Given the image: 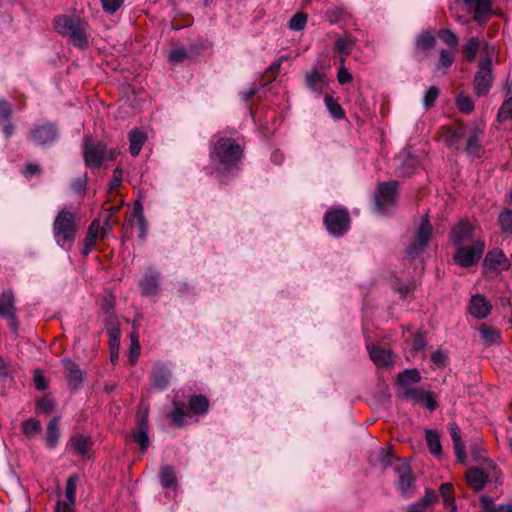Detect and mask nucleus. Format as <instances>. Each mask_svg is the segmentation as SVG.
Segmentation results:
<instances>
[{
	"instance_id": "40",
	"label": "nucleus",
	"mask_w": 512,
	"mask_h": 512,
	"mask_svg": "<svg viewBox=\"0 0 512 512\" xmlns=\"http://www.w3.org/2000/svg\"><path fill=\"white\" fill-rule=\"evenodd\" d=\"M208 408V400L202 395H195L190 399V409L196 414L206 412Z\"/></svg>"
},
{
	"instance_id": "54",
	"label": "nucleus",
	"mask_w": 512,
	"mask_h": 512,
	"mask_svg": "<svg viewBox=\"0 0 512 512\" xmlns=\"http://www.w3.org/2000/svg\"><path fill=\"white\" fill-rule=\"evenodd\" d=\"M344 63H345V58L341 57L340 58L341 66H340V68L338 70V73H337V80L342 85L350 83L353 80V77H352L351 73L344 67Z\"/></svg>"
},
{
	"instance_id": "27",
	"label": "nucleus",
	"mask_w": 512,
	"mask_h": 512,
	"mask_svg": "<svg viewBox=\"0 0 512 512\" xmlns=\"http://www.w3.org/2000/svg\"><path fill=\"white\" fill-rule=\"evenodd\" d=\"M80 18V16L59 15L54 19V28L59 34L67 36L75 25L76 20Z\"/></svg>"
},
{
	"instance_id": "36",
	"label": "nucleus",
	"mask_w": 512,
	"mask_h": 512,
	"mask_svg": "<svg viewBox=\"0 0 512 512\" xmlns=\"http://www.w3.org/2000/svg\"><path fill=\"white\" fill-rule=\"evenodd\" d=\"M41 432V422L36 418H29L22 423V433L32 439Z\"/></svg>"
},
{
	"instance_id": "5",
	"label": "nucleus",
	"mask_w": 512,
	"mask_h": 512,
	"mask_svg": "<svg viewBox=\"0 0 512 512\" xmlns=\"http://www.w3.org/2000/svg\"><path fill=\"white\" fill-rule=\"evenodd\" d=\"M455 247V262L462 267H470L481 258L485 249V243L484 240H477L474 241L473 244H466Z\"/></svg>"
},
{
	"instance_id": "17",
	"label": "nucleus",
	"mask_w": 512,
	"mask_h": 512,
	"mask_svg": "<svg viewBox=\"0 0 512 512\" xmlns=\"http://www.w3.org/2000/svg\"><path fill=\"white\" fill-rule=\"evenodd\" d=\"M62 362L69 387L78 389L85 379V372L71 359H64Z\"/></svg>"
},
{
	"instance_id": "13",
	"label": "nucleus",
	"mask_w": 512,
	"mask_h": 512,
	"mask_svg": "<svg viewBox=\"0 0 512 512\" xmlns=\"http://www.w3.org/2000/svg\"><path fill=\"white\" fill-rule=\"evenodd\" d=\"M0 317L7 319L12 330L17 331V309L15 297L11 291H4L0 294Z\"/></svg>"
},
{
	"instance_id": "31",
	"label": "nucleus",
	"mask_w": 512,
	"mask_h": 512,
	"mask_svg": "<svg viewBox=\"0 0 512 512\" xmlns=\"http://www.w3.org/2000/svg\"><path fill=\"white\" fill-rule=\"evenodd\" d=\"M377 459L380 465L384 468L393 467L395 469L397 465L405 462L404 459L394 456L390 449L385 448L380 449Z\"/></svg>"
},
{
	"instance_id": "39",
	"label": "nucleus",
	"mask_w": 512,
	"mask_h": 512,
	"mask_svg": "<svg viewBox=\"0 0 512 512\" xmlns=\"http://www.w3.org/2000/svg\"><path fill=\"white\" fill-rule=\"evenodd\" d=\"M399 160L402 161V164L399 167L401 173L404 176H410L417 166V160L414 157H410L406 153L401 154L399 156Z\"/></svg>"
},
{
	"instance_id": "50",
	"label": "nucleus",
	"mask_w": 512,
	"mask_h": 512,
	"mask_svg": "<svg viewBox=\"0 0 512 512\" xmlns=\"http://www.w3.org/2000/svg\"><path fill=\"white\" fill-rule=\"evenodd\" d=\"M457 107L460 111L464 113H470L474 108V103L469 96L459 95L456 99Z\"/></svg>"
},
{
	"instance_id": "30",
	"label": "nucleus",
	"mask_w": 512,
	"mask_h": 512,
	"mask_svg": "<svg viewBox=\"0 0 512 512\" xmlns=\"http://www.w3.org/2000/svg\"><path fill=\"white\" fill-rule=\"evenodd\" d=\"M59 417L51 419L46 428V445L55 448L59 440Z\"/></svg>"
},
{
	"instance_id": "34",
	"label": "nucleus",
	"mask_w": 512,
	"mask_h": 512,
	"mask_svg": "<svg viewBox=\"0 0 512 512\" xmlns=\"http://www.w3.org/2000/svg\"><path fill=\"white\" fill-rule=\"evenodd\" d=\"M465 135L466 127L459 126L446 136L445 142L450 148L460 149V142L461 140L465 139Z\"/></svg>"
},
{
	"instance_id": "2",
	"label": "nucleus",
	"mask_w": 512,
	"mask_h": 512,
	"mask_svg": "<svg viewBox=\"0 0 512 512\" xmlns=\"http://www.w3.org/2000/svg\"><path fill=\"white\" fill-rule=\"evenodd\" d=\"M77 232L76 214L62 207L53 223L56 242L62 248L70 249Z\"/></svg>"
},
{
	"instance_id": "15",
	"label": "nucleus",
	"mask_w": 512,
	"mask_h": 512,
	"mask_svg": "<svg viewBox=\"0 0 512 512\" xmlns=\"http://www.w3.org/2000/svg\"><path fill=\"white\" fill-rule=\"evenodd\" d=\"M483 135V129L478 124L466 128L464 151L473 156H479L481 152L480 138Z\"/></svg>"
},
{
	"instance_id": "19",
	"label": "nucleus",
	"mask_w": 512,
	"mask_h": 512,
	"mask_svg": "<svg viewBox=\"0 0 512 512\" xmlns=\"http://www.w3.org/2000/svg\"><path fill=\"white\" fill-rule=\"evenodd\" d=\"M159 274L154 270H149L140 281L142 294L145 296H155L159 291Z\"/></svg>"
},
{
	"instance_id": "48",
	"label": "nucleus",
	"mask_w": 512,
	"mask_h": 512,
	"mask_svg": "<svg viewBox=\"0 0 512 512\" xmlns=\"http://www.w3.org/2000/svg\"><path fill=\"white\" fill-rule=\"evenodd\" d=\"M452 491V485L450 483H443L440 486V494L444 498V503L446 506H449L452 511L456 510V504L454 499L450 496V493Z\"/></svg>"
},
{
	"instance_id": "22",
	"label": "nucleus",
	"mask_w": 512,
	"mask_h": 512,
	"mask_svg": "<svg viewBox=\"0 0 512 512\" xmlns=\"http://www.w3.org/2000/svg\"><path fill=\"white\" fill-rule=\"evenodd\" d=\"M70 446L75 454L84 456L90 451L92 440L89 436L75 434L70 439Z\"/></svg>"
},
{
	"instance_id": "38",
	"label": "nucleus",
	"mask_w": 512,
	"mask_h": 512,
	"mask_svg": "<svg viewBox=\"0 0 512 512\" xmlns=\"http://www.w3.org/2000/svg\"><path fill=\"white\" fill-rule=\"evenodd\" d=\"M325 106L328 109L329 113L332 117L336 119H342L345 116L344 110L342 109L341 105L338 103V101L331 95H326L325 99Z\"/></svg>"
},
{
	"instance_id": "14",
	"label": "nucleus",
	"mask_w": 512,
	"mask_h": 512,
	"mask_svg": "<svg viewBox=\"0 0 512 512\" xmlns=\"http://www.w3.org/2000/svg\"><path fill=\"white\" fill-rule=\"evenodd\" d=\"M395 473L398 475L397 488L403 496L412 493L415 478L412 474L409 464L405 461L395 467Z\"/></svg>"
},
{
	"instance_id": "18",
	"label": "nucleus",
	"mask_w": 512,
	"mask_h": 512,
	"mask_svg": "<svg viewBox=\"0 0 512 512\" xmlns=\"http://www.w3.org/2000/svg\"><path fill=\"white\" fill-rule=\"evenodd\" d=\"M469 312L477 319H484L491 312V304L483 295H474L470 300Z\"/></svg>"
},
{
	"instance_id": "1",
	"label": "nucleus",
	"mask_w": 512,
	"mask_h": 512,
	"mask_svg": "<svg viewBox=\"0 0 512 512\" xmlns=\"http://www.w3.org/2000/svg\"><path fill=\"white\" fill-rule=\"evenodd\" d=\"M215 139L210 159L219 172H228L241 160L242 148L231 138L217 135Z\"/></svg>"
},
{
	"instance_id": "61",
	"label": "nucleus",
	"mask_w": 512,
	"mask_h": 512,
	"mask_svg": "<svg viewBox=\"0 0 512 512\" xmlns=\"http://www.w3.org/2000/svg\"><path fill=\"white\" fill-rule=\"evenodd\" d=\"M185 416L186 413L180 408H176L170 413L171 421L176 426H181L183 424Z\"/></svg>"
},
{
	"instance_id": "7",
	"label": "nucleus",
	"mask_w": 512,
	"mask_h": 512,
	"mask_svg": "<svg viewBox=\"0 0 512 512\" xmlns=\"http://www.w3.org/2000/svg\"><path fill=\"white\" fill-rule=\"evenodd\" d=\"M451 240L454 246L473 244L474 241L483 240L480 230L468 220H461L451 231Z\"/></svg>"
},
{
	"instance_id": "23",
	"label": "nucleus",
	"mask_w": 512,
	"mask_h": 512,
	"mask_svg": "<svg viewBox=\"0 0 512 512\" xmlns=\"http://www.w3.org/2000/svg\"><path fill=\"white\" fill-rule=\"evenodd\" d=\"M128 138H129V143H130L129 151H130L131 155L134 157L138 156L143 145L145 144V142L147 140L146 133L135 128L129 132Z\"/></svg>"
},
{
	"instance_id": "11",
	"label": "nucleus",
	"mask_w": 512,
	"mask_h": 512,
	"mask_svg": "<svg viewBox=\"0 0 512 512\" xmlns=\"http://www.w3.org/2000/svg\"><path fill=\"white\" fill-rule=\"evenodd\" d=\"M148 428V406L142 403L138 411V428L132 432V438L140 445L142 453H145L149 446Z\"/></svg>"
},
{
	"instance_id": "20",
	"label": "nucleus",
	"mask_w": 512,
	"mask_h": 512,
	"mask_svg": "<svg viewBox=\"0 0 512 512\" xmlns=\"http://www.w3.org/2000/svg\"><path fill=\"white\" fill-rule=\"evenodd\" d=\"M484 263L485 266L498 271L506 270L509 267V262L505 254L498 249L490 251L486 255Z\"/></svg>"
},
{
	"instance_id": "29",
	"label": "nucleus",
	"mask_w": 512,
	"mask_h": 512,
	"mask_svg": "<svg viewBox=\"0 0 512 512\" xmlns=\"http://www.w3.org/2000/svg\"><path fill=\"white\" fill-rule=\"evenodd\" d=\"M421 380L420 374L416 369H407L398 376V388L399 391L408 387H412V384L418 383Z\"/></svg>"
},
{
	"instance_id": "4",
	"label": "nucleus",
	"mask_w": 512,
	"mask_h": 512,
	"mask_svg": "<svg viewBox=\"0 0 512 512\" xmlns=\"http://www.w3.org/2000/svg\"><path fill=\"white\" fill-rule=\"evenodd\" d=\"M83 154L86 166L91 169L99 168L106 160H113L116 156L115 151L108 150L104 143L91 139H87Z\"/></svg>"
},
{
	"instance_id": "53",
	"label": "nucleus",
	"mask_w": 512,
	"mask_h": 512,
	"mask_svg": "<svg viewBox=\"0 0 512 512\" xmlns=\"http://www.w3.org/2000/svg\"><path fill=\"white\" fill-rule=\"evenodd\" d=\"M498 119H512V96L508 97L498 111Z\"/></svg>"
},
{
	"instance_id": "33",
	"label": "nucleus",
	"mask_w": 512,
	"mask_h": 512,
	"mask_svg": "<svg viewBox=\"0 0 512 512\" xmlns=\"http://www.w3.org/2000/svg\"><path fill=\"white\" fill-rule=\"evenodd\" d=\"M426 346V341L421 333H416L411 342L410 348L406 353V357L408 360L415 358L420 352L424 351Z\"/></svg>"
},
{
	"instance_id": "6",
	"label": "nucleus",
	"mask_w": 512,
	"mask_h": 512,
	"mask_svg": "<svg viewBox=\"0 0 512 512\" xmlns=\"http://www.w3.org/2000/svg\"><path fill=\"white\" fill-rule=\"evenodd\" d=\"M324 223L331 234L341 236L349 229L350 216L344 208L330 209L325 214Z\"/></svg>"
},
{
	"instance_id": "37",
	"label": "nucleus",
	"mask_w": 512,
	"mask_h": 512,
	"mask_svg": "<svg viewBox=\"0 0 512 512\" xmlns=\"http://www.w3.org/2000/svg\"><path fill=\"white\" fill-rule=\"evenodd\" d=\"M160 483L165 488H175L177 486V479L175 471L171 466H164L160 474Z\"/></svg>"
},
{
	"instance_id": "35",
	"label": "nucleus",
	"mask_w": 512,
	"mask_h": 512,
	"mask_svg": "<svg viewBox=\"0 0 512 512\" xmlns=\"http://www.w3.org/2000/svg\"><path fill=\"white\" fill-rule=\"evenodd\" d=\"M401 396L413 404L422 403L427 391L415 387H408L400 390Z\"/></svg>"
},
{
	"instance_id": "26",
	"label": "nucleus",
	"mask_w": 512,
	"mask_h": 512,
	"mask_svg": "<svg viewBox=\"0 0 512 512\" xmlns=\"http://www.w3.org/2000/svg\"><path fill=\"white\" fill-rule=\"evenodd\" d=\"M468 484L476 491L481 490L488 479V475L479 468H471L466 474Z\"/></svg>"
},
{
	"instance_id": "42",
	"label": "nucleus",
	"mask_w": 512,
	"mask_h": 512,
	"mask_svg": "<svg viewBox=\"0 0 512 512\" xmlns=\"http://www.w3.org/2000/svg\"><path fill=\"white\" fill-rule=\"evenodd\" d=\"M79 477L76 474H73L69 476L66 483V489H65V501H69L70 503H75V494H76V487L78 483Z\"/></svg>"
},
{
	"instance_id": "10",
	"label": "nucleus",
	"mask_w": 512,
	"mask_h": 512,
	"mask_svg": "<svg viewBox=\"0 0 512 512\" xmlns=\"http://www.w3.org/2000/svg\"><path fill=\"white\" fill-rule=\"evenodd\" d=\"M59 134L51 123L35 125L29 133V139L38 146H48L58 140Z\"/></svg>"
},
{
	"instance_id": "63",
	"label": "nucleus",
	"mask_w": 512,
	"mask_h": 512,
	"mask_svg": "<svg viewBox=\"0 0 512 512\" xmlns=\"http://www.w3.org/2000/svg\"><path fill=\"white\" fill-rule=\"evenodd\" d=\"M187 57V52L184 49H175L169 53V60L172 62L180 63Z\"/></svg>"
},
{
	"instance_id": "49",
	"label": "nucleus",
	"mask_w": 512,
	"mask_h": 512,
	"mask_svg": "<svg viewBox=\"0 0 512 512\" xmlns=\"http://www.w3.org/2000/svg\"><path fill=\"white\" fill-rule=\"evenodd\" d=\"M100 230V223L97 220H94L89 226L85 243L87 246H95L96 238L98 236Z\"/></svg>"
},
{
	"instance_id": "12",
	"label": "nucleus",
	"mask_w": 512,
	"mask_h": 512,
	"mask_svg": "<svg viewBox=\"0 0 512 512\" xmlns=\"http://www.w3.org/2000/svg\"><path fill=\"white\" fill-rule=\"evenodd\" d=\"M432 235V226L427 218H425L419 226L415 240L407 247V254L410 257H415L422 253L426 248L430 237Z\"/></svg>"
},
{
	"instance_id": "56",
	"label": "nucleus",
	"mask_w": 512,
	"mask_h": 512,
	"mask_svg": "<svg viewBox=\"0 0 512 512\" xmlns=\"http://www.w3.org/2000/svg\"><path fill=\"white\" fill-rule=\"evenodd\" d=\"M454 61V55L451 50H441L439 55L438 66L441 68H448Z\"/></svg>"
},
{
	"instance_id": "32",
	"label": "nucleus",
	"mask_w": 512,
	"mask_h": 512,
	"mask_svg": "<svg viewBox=\"0 0 512 512\" xmlns=\"http://www.w3.org/2000/svg\"><path fill=\"white\" fill-rule=\"evenodd\" d=\"M426 442L429 451L435 456L442 455V446L439 434L431 429H426Z\"/></svg>"
},
{
	"instance_id": "52",
	"label": "nucleus",
	"mask_w": 512,
	"mask_h": 512,
	"mask_svg": "<svg viewBox=\"0 0 512 512\" xmlns=\"http://www.w3.org/2000/svg\"><path fill=\"white\" fill-rule=\"evenodd\" d=\"M439 96V89L436 86H431L424 94L423 104L426 108H430L434 105Z\"/></svg>"
},
{
	"instance_id": "51",
	"label": "nucleus",
	"mask_w": 512,
	"mask_h": 512,
	"mask_svg": "<svg viewBox=\"0 0 512 512\" xmlns=\"http://www.w3.org/2000/svg\"><path fill=\"white\" fill-rule=\"evenodd\" d=\"M435 43V37L428 32L422 33L417 38V46L422 48L423 50H427L434 47Z\"/></svg>"
},
{
	"instance_id": "25",
	"label": "nucleus",
	"mask_w": 512,
	"mask_h": 512,
	"mask_svg": "<svg viewBox=\"0 0 512 512\" xmlns=\"http://www.w3.org/2000/svg\"><path fill=\"white\" fill-rule=\"evenodd\" d=\"M306 84L310 91L319 96L326 85L325 75L318 70H313L306 76Z\"/></svg>"
},
{
	"instance_id": "55",
	"label": "nucleus",
	"mask_w": 512,
	"mask_h": 512,
	"mask_svg": "<svg viewBox=\"0 0 512 512\" xmlns=\"http://www.w3.org/2000/svg\"><path fill=\"white\" fill-rule=\"evenodd\" d=\"M36 406L39 412L50 414L54 409V401L50 396H45L37 401Z\"/></svg>"
},
{
	"instance_id": "3",
	"label": "nucleus",
	"mask_w": 512,
	"mask_h": 512,
	"mask_svg": "<svg viewBox=\"0 0 512 512\" xmlns=\"http://www.w3.org/2000/svg\"><path fill=\"white\" fill-rule=\"evenodd\" d=\"M474 6L473 20L479 24H484L491 15L492 0H452L450 3V12L458 22H466L459 14V8Z\"/></svg>"
},
{
	"instance_id": "57",
	"label": "nucleus",
	"mask_w": 512,
	"mask_h": 512,
	"mask_svg": "<svg viewBox=\"0 0 512 512\" xmlns=\"http://www.w3.org/2000/svg\"><path fill=\"white\" fill-rule=\"evenodd\" d=\"M103 10L107 13H115L124 3V0H101Z\"/></svg>"
},
{
	"instance_id": "44",
	"label": "nucleus",
	"mask_w": 512,
	"mask_h": 512,
	"mask_svg": "<svg viewBox=\"0 0 512 512\" xmlns=\"http://www.w3.org/2000/svg\"><path fill=\"white\" fill-rule=\"evenodd\" d=\"M498 223L501 231L512 233V210H504L499 214Z\"/></svg>"
},
{
	"instance_id": "43",
	"label": "nucleus",
	"mask_w": 512,
	"mask_h": 512,
	"mask_svg": "<svg viewBox=\"0 0 512 512\" xmlns=\"http://www.w3.org/2000/svg\"><path fill=\"white\" fill-rule=\"evenodd\" d=\"M480 48V41L476 37H472L466 43L463 53L468 61H473Z\"/></svg>"
},
{
	"instance_id": "41",
	"label": "nucleus",
	"mask_w": 512,
	"mask_h": 512,
	"mask_svg": "<svg viewBox=\"0 0 512 512\" xmlns=\"http://www.w3.org/2000/svg\"><path fill=\"white\" fill-rule=\"evenodd\" d=\"M479 333L486 344L491 345L497 343L500 340V332L496 329L482 326L479 329Z\"/></svg>"
},
{
	"instance_id": "8",
	"label": "nucleus",
	"mask_w": 512,
	"mask_h": 512,
	"mask_svg": "<svg viewBox=\"0 0 512 512\" xmlns=\"http://www.w3.org/2000/svg\"><path fill=\"white\" fill-rule=\"evenodd\" d=\"M397 182L381 183L375 196L376 211L385 215L389 209L395 204L397 198Z\"/></svg>"
},
{
	"instance_id": "21",
	"label": "nucleus",
	"mask_w": 512,
	"mask_h": 512,
	"mask_svg": "<svg viewBox=\"0 0 512 512\" xmlns=\"http://www.w3.org/2000/svg\"><path fill=\"white\" fill-rule=\"evenodd\" d=\"M369 355L371 360L378 367H388L393 363V354L390 350H385L378 346L369 347Z\"/></svg>"
},
{
	"instance_id": "46",
	"label": "nucleus",
	"mask_w": 512,
	"mask_h": 512,
	"mask_svg": "<svg viewBox=\"0 0 512 512\" xmlns=\"http://www.w3.org/2000/svg\"><path fill=\"white\" fill-rule=\"evenodd\" d=\"M307 18L305 13L298 12L290 19L288 26L293 31H300L305 27Z\"/></svg>"
},
{
	"instance_id": "60",
	"label": "nucleus",
	"mask_w": 512,
	"mask_h": 512,
	"mask_svg": "<svg viewBox=\"0 0 512 512\" xmlns=\"http://www.w3.org/2000/svg\"><path fill=\"white\" fill-rule=\"evenodd\" d=\"M437 494L433 490H427L424 497L417 501L421 506L427 509V507L437 501Z\"/></svg>"
},
{
	"instance_id": "9",
	"label": "nucleus",
	"mask_w": 512,
	"mask_h": 512,
	"mask_svg": "<svg viewBox=\"0 0 512 512\" xmlns=\"http://www.w3.org/2000/svg\"><path fill=\"white\" fill-rule=\"evenodd\" d=\"M479 70L474 77V89L478 96L487 94L493 82L492 59L485 57L479 61Z\"/></svg>"
},
{
	"instance_id": "59",
	"label": "nucleus",
	"mask_w": 512,
	"mask_h": 512,
	"mask_svg": "<svg viewBox=\"0 0 512 512\" xmlns=\"http://www.w3.org/2000/svg\"><path fill=\"white\" fill-rule=\"evenodd\" d=\"M447 356L441 350L435 351L431 355V361L437 368L444 367L446 365Z\"/></svg>"
},
{
	"instance_id": "24",
	"label": "nucleus",
	"mask_w": 512,
	"mask_h": 512,
	"mask_svg": "<svg viewBox=\"0 0 512 512\" xmlns=\"http://www.w3.org/2000/svg\"><path fill=\"white\" fill-rule=\"evenodd\" d=\"M449 432L453 441L455 455L461 463H464L466 459L464 444L461 440L460 430L456 423L449 424Z\"/></svg>"
},
{
	"instance_id": "58",
	"label": "nucleus",
	"mask_w": 512,
	"mask_h": 512,
	"mask_svg": "<svg viewBox=\"0 0 512 512\" xmlns=\"http://www.w3.org/2000/svg\"><path fill=\"white\" fill-rule=\"evenodd\" d=\"M109 340H110V349L112 353L114 351H118L120 346V330L118 328H113L108 330Z\"/></svg>"
},
{
	"instance_id": "16",
	"label": "nucleus",
	"mask_w": 512,
	"mask_h": 512,
	"mask_svg": "<svg viewBox=\"0 0 512 512\" xmlns=\"http://www.w3.org/2000/svg\"><path fill=\"white\" fill-rule=\"evenodd\" d=\"M88 30L89 26L87 21L80 18L79 20H76L75 25L67 36L74 46L85 49L88 46Z\"/></svg>"
},
{
	"instance_id": "28",
	"label": "nucleus",
	"mask_w": 512,
	"mask_h": 512,
	"mask_svg": "<svg viewBox=\"0 0 512 512\" xmlns=\"http://www.w3.org/2000/svg\"><path fill=\"white\" fill-rule=\"evenodd\" d=\"M171 379V372L164 366L157 367L152 375L153 384L160 390L168 387Z\"/></svg>"
},
{
	"instance_id": "45",
	"label": "nucleus",
	"mask_w": 512,
	"mask_h": 512,
	"mask_svg": "<svg viewBox=\"0 0 512 512\" xmlns=\"http://www.w3.org/2000/svg\"><path fill=\"white\" fill-rule=\"evenodd\" d=\"M354 45V41L350 36H345L338 38L335 43L336 52L340 54H348L350 53L352 47Z\"/></svg>"
},
{
	"instance_id": "62",
	"label": "nucleus",
	"mask_w": 512,
	"mask_h": 512,
	"mask_svg": "<svg viewBox=\"0 0 512 512\" xmlns=\"http://www.w3.org/2000/svg\"><path fill=\"white\" fill-rule=\"evenodd\" d=\"M11 112V105L5 100H0V121H7Z\"/></svg>"
},
{
	"instance_id": "47",
	"label": "nucleus",
	"mask_w": 512,
	"mask_h": 512,
	"mask_svg": "<svg viewBox=\"0 0 512 512\" xmlns=\"http://www.w3.org/2000/svg\"><path fill=\"white\" fill-rule=\"evenodd\" d=\"M438 36L443 40L451 49H455L458 45V37L454 32L449 29H443L438 32Z\"/></svg>"
},
{
	"instance_id": "64",
	"label": "nucleus",
	"mask_w": 512,
	"mask_h": 512,
	"mask_svg": "<svg viewBox=\"0 0 512 512\" xmlns=\"http://www.w3.org/2000/svg\"><path fill=\"white\" fill-rule=\"evenodd\" d=\"M74 504L69 501H59L56 506V512H74Z\"/></svg>"
}]
</instances>
